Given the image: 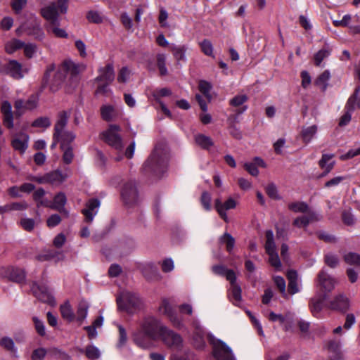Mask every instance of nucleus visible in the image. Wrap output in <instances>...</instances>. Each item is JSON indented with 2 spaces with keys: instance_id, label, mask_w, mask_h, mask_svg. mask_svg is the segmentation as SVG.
Instances as JSON below:
<instances>
[{
  "instance_id": "52",
  "label": "nucleus",
  "mask_w": 360,
  "mask_h": 360,
  "mask_svg": "<svg viewBox=\"0 0 360 360\" xmlns=\"http://www.w3.org/2000/svg\"><path fill=\"white\" fill-rule=\"evenodd\" d=\"M32 126L34 127L47 128L51 126V121L47 117H40L32 123Z\"/></svg>"
},
{
  "instance_id": "28",
  "label": "nucleus",
  "mask_w": 360,
  "mask_h": 360,
  "mask_svg": "<svg viewBox=\"0 0 360 360\" xmlns=\"http://www.w3.org/2000/svg\"><path fill=\"white\" fill-rule=\"evenodd\" d=\"M307 216H301L297 217L292 222V224L297 227H307L311 221L318 220L316 214L314 212H308Z\"/></svg>"
},
{
  "instance_id": "41",
  "label": "nucleus",
  "mask_w": 360,
  "mask_h": 360,
  "mask_svg": "<svg viewBox=\"0 0 360 360\" xmlns=\"http://www.w3.org/2000/svg\"><path fill=\"white\" fill-rule=\"evenodd\" d=\"M288 209L294 212L308 213L309 206L304 202H295L288 205Z\"/></svg>"
},
{
  "instance_id": "18",
  "label": "nucleus",
  "mask_w": 360,
  "mask_h": 360,
  "mask_svg": "<svg viewBox=\"0 0 360 360\" xmlns=\"http://www.w3.org/2000/svg\"><path fill=\"white\" fill-rule=\"evenodd\" d=\"M125 304L124 307V309L129 311L131 308L137 309L139 308L141 302L139 297L135 293L131 292H124L122 294L120 298Z\"/></svg>"
},
{
  "instance_id": "58",
  "label": "nucleus",
  "mask_w": 360,
  "mask_h": 360,
  "mask_svg": "<svg viewBox=\"0 0 360 360\" xmlns=\"http://www.w3.org/2000/svg\"><path fill=\"white\" fill-rule=\"evenodd\" d=\"M247 101L248 96L246 95H237L230 100L229 103L232 106L238 107L242 105Z\"/></svg>"
},
{
  "instance_id": "2",
  "label": "nucleus",
  "mask_w": 360,
  "mask_h": 360,
  "mask_svg": "<svg viewBox=\"0 0 360 360\" xmlns=\"http://www.w3.org/2000/svg\"><path fill=\"white\" fill-rule=\"evenodd\" d=\"M167 163L166 153L162 149L155 148L143 165L146 172H152L159 175L164 172Z\"/></svg>"
},
{
  "instance_id": "47",
  "label": "nucleus",
  "mask_w": 360,
  "mask_h": 360,
  "mask_svg": "<svg viewBox=\"0 0 360 360\" xmlns=\"http://www.w3.org/2000/svg\"><path fill=\"white\" fill-rule=\"evenodd\" d=\"M58 26L59 25H48L46 27V30L48 32L53 33L56 37L67 38L68 36V33L65 30L59 28Z\"/></svg>"
},
{
  "instance_id": "19",
  "label": "nucleus",
  "mask_w": 360,
  "mask_h": 360,
  "mask_svg": "<svg viewBox=\"0 0 360 360\" xmlns=\"http://www.w3.org/2000/svg\"><path fill=\"white\" fill-rule=\"evenodd\" d=\"M0 110L3 115V124L4 126L8 129L13 128V113L11 104L8 101H4L1 103Z\"/></svg>"
},
{
  "instance_id": "39",
  "label": "nucleus",
  "mask_w": 360,
  "mask_h": 360,
  "mask_svg": "<svg viewBox=\"0 0 360 360\" xmlns=\"http://www.w3.org/2000/svg\"><path fill=\"white\" fill-rule=\"evenodd\" d=\"M195 141L203 149H209L214 144L210 136L201 134H197L195 136Z\"/></svg>"
},
{
  "instance_id": "20",
  "label": "nucleus",
  "mask_w": 360,
  "mask_h": 360,
  "mask_svg": "<svg viewBox=\"0 0 360 360\" xmlns=\"http://www.w3.org/2000/svg\"><path fill=\"white\" fill-rule=\"evenodd\" d=\"M67 202V198L64 193L60 192L53 198L52 202L51 209L57 210L61 214L68 217L69 213L68 211L65 208V205Z\"/></svg>"
},
{
  "instance_id": "8",
  "label": "nucleus",
  "mask_w": 360,
  "mask_h": 360,
  "mask_svg": "<svg viewBox=\"0 0 360 360\" xmlns=\"http://www.w3.org/2000/svg\"><path fill=\"white\" fill-rule=\"evenodd\" d=\"M121 196L127 205H131L137 201L138 191L134 181H129L124 184Z\"/></svg>"
},
{
  "instance_id": "60",
  "label": "nucleus",
  "mask_w": 360,
  "mask_h": 360,
  "mask_svg": "<svg viewBox=\"0 0 360 360\" xmlns=\"http://www.w3.org/2000/svg\"><path fill=\"white\" fill-rule=\"evenodd\" d=\"M22 49H24L25 56L28 58H31L36 53L37 46L34 44H25Z\"/></svg>"
},
{
  "instance_id": "40",
  "label": "nucleus",
  "mask_w": 360,
  "mask_h": 360,
  "mask_svg": "<svg viewBox=\"0 0 360 360\" xmlns=\"http://www.w3.org/2000/svg\"><path fill=\"white\" fill-rule=\"evenodd\" d=\"M219 243L226 245V250L229 252H231L235 246V238L229 233H224L219 238Z\"/></svg>"
},
{
  "instance_id": "7",
  "label": "nucleus",
  "mask_w": 360,
  "mask_h": 360,
  "mask_svg": "<svg viewBox=\"0 0 360 360\" xmlns=\"http://www.w3.org/2000/svg\"><path fill=\"white\" fill-rule=\"evenodd\" d=\"M360 91V85H358L354 93L348 98L345 105L346 112L340 117L339 122V126L343 127L347 125L351 120V112H353L356 108V100L358 94Z\"/></svg>"
},
{
  "instance_id": "32",
  "label": "nucleus",
  "mask_w": 360,
  "mask_h": 360,
  "mask_svg": "<svg viewBox=\"0 0 360 360\" xmlns=\"http://www.w3.org/2000/svg\"><path fill=\"white\" fill-rule=\"evenodd\" d=\"M89 307V305L86 300H82L79 302L77 308L76 315H75V319L77 321L82 322L86 319V317L87 316Z\"/></svg>"
},
{
  "instance_id": "27",
  "label": "nucleus",
  "mask_w": 360,
  "mask_h": 360,
  "mask_svg": "<svg viewBox=\"0 0 360 360\" xmlns=\"http://www.w3.org/2000/svg\"><path fill=\"white\" fill-rule=\"evenodd\" d=\"M326 299V296H319L310 300L309 308L313 316H316L323 308V303Z\"/></svg>"
},
{
  "instance_id": "30",
  "label": "nucleus",
  "mask_w": 360,
  "mask_h": 360,
  "mask_svg": "<svg viewBox=\"0 0 360 360\" xmlns=\"http://www.w3.org/2000/svg\"><path fill=\"white\" fill-rule=\"evenodd\" d=\"M8 276L14 282L21 283L25 278V272L23 269L11 267L8 269Z\"/></svg>"
},
{
  "instance_id": "21",
  "label": "nucleus",
  "mask_w": 360,
  "mask_h": 360,
  "mask_svg": "<svg viewBox=\"0 0 360 360\" xmlns=\"http://www.w3.org/2000/svg\"><path fill=\"white\" fill-rule=\"evenodd\" d=\"M28 141L29 136L27 134L22 133L13 139L11 146L15 150H18L22 154L28 147Z\"/></svg>"
},
{
  "instance_id": "3",
  "label": "nucleus",
  "mask_w": 360,
  "mask_h": 360,
  "mask_svg": "<svg viewBox=\"0 0 360 360\" xmlns=\"http://www.w3.org/2000/svg\"><path fill=\"white\" fill-rule=\"evenodd\" d=\"M68 1V0H58L56 3L53 2L41 9V15L49 22V25H60L58 20L59 13H65L67 12Z\"/></svg>"
},
{
  "instance_id": "4",
  "label": "nucleus",
  "mask_w": 360,
  "mask_h": 360,
  "mask_svg": "<svg viewBox=\"0 0 360 360\" xmlns=\"http://www.w3.org/2000/svg\"><path fill=\"white\" fill-rule=\"evenodd\" d=\"M159 338L161 339L167 347L171 349L179 350L183 347L181 336L165 326L160 328Z\"/></svg>"
},
{
  "instance_id": "34",
  "label": "nucleus",
  "mask_w": 360,
  "mask_h": 360,
  "mask_svg": "<svg viewBox=\"0 0 360 360\" xmlns=\"http://www.w3.org/2000/svg\"><path fill=\"white\" fill-rule=\"evenodd\" d=\"M330 78V73L328 70L323 71L315 80L314 84L319 86L323 92L328 87V81Z\"/></svg>"
},
{
  "instance_id": "54",
  "label": "nucleus",
  "mask_w": 360,
  "mask_h": 360,
  "mask_svg": "<svg viewBox=\"0 0 360 360\" xmlns=\"http://www.w3.org/2000/svg\"><path fill=\"white\" fill-rule=\"evenodd\" d=\"M324 262L330 268H335L339 264L338 256L333 254L326 255L324 257Z\"/></svg>"
},
{
  "instance_id": "37",
  "label": "nucleus",
  "mask_w": 360,
  "mask_h": 360,
  "mask_svg": "<svg viewBox=\"0 0 360 360\" xmlns=\"http://www.w3.org/2000/svg\"><path fill=\"white\" fill-rule=\"evenodd\" d=\"M174 58L177 61L180 60H186L185 53L186 51L187 48L186 46H175L171 45L169 47Z\"/></svg>"
},
{
  "instance_id": "64",
  "label": "nucleus",
  "mask_w": 360,
  "mask_h": 360,
  "mask_svg": "<svg viewBox=\"0 0 360 360\" xmlns=\"http://www.w3.org/2000/svg\"><path fill=\"white\" fill-rule=\"evenodd\" d=\"M46 354V350L44 348H38L33 351L31 358L32 360H43Z\"/></svg>"
},
{
  "instance_id": "42",
  "label": "nucleus",
  "mask_w": 360,
  "mask_h": 360,
  "mask_svg": "<svg viewBox=\"0 0 360 360\" xmlns=\"http://www.w3.org/2000/svg\"><path fill=\"white\" fill-rule=\"evenodd\" d=\"M49 355L54 359L59 360H71V356L65 352L53 347L49 350Z\"/></svg>"
},
{
  "instance_id": "1",
  "label": "nucleus",
  "mask_w": 360,
  "mask_h": 360,
  "mask_svg": "<svg viewBox=\"0 0 360 360\" xmlns=\"http://www.w3.org/2000/svg\"><path fill=\"white\" fill-rule=\"evenodd\" d=\"M85 70L82 64H76L70 60H65L58 67L51 79L49 88L51 91H58L64 83L67 75H70V86L76 87L79 84V74Z\"/></svg>"
},
{
  "instance_id": "5",
  "label": "nucleus",
  "mask_w": 360,
  "mask_h": 360,
  "mask_svg": "<svg viewBox=\"0 0 360 360\" xmlns=\"http://www.w3.org/2000/svg\"><path fill=\"white\" fill-rule=\"evenodd\" d=\"M165 326L154 317L144 318L139 325V329L146 333L153 340H157L160 335V328Z\"/></svg>"
},
{
  "instance_id": "26",
  "label": "nucleus",
  "mask_w": 360,
  "mask_h": 360,
  "mask_svg": "<svg viewBox=\"0 0 360 360\" xmlns=\"http://www.w3.org/2000/svg\"><path fill=\"white\" fill-rule=\"evenodd\" d=\"M75 134L70 131H65L61 133V135L58 139H53V140L60 141V148H65L71 146L72 142L75 139Z\"/></svg>"
},
{
  "instance_id": "22",
  "label": "nucleus",
  "mask_w": 360,
  "mask_h": 360,
  "mask_svg": "<svg viewBox=\"0 0 360 360\" xmlns=\"http://www.w3.org/2000/svg\"><path fill=\"white\" fill-rule=\"evenodd\" d=\"M133 340L136 345L142 348H148L152 345L153 338L139 328L133 334Z\"/></svg>"
},
{
  "instance_id": "23",
  "label": "nucleus",
  "mask_w": 360,
  "mask_h": 360,
  "mask_svg": "<svg viewBox=\"0 0 360 360\" xmlns=\"http://www.w3.org/2000/svg\"><path fill=\"white\" fill-rule=\"evenodd\" d=\"M143 276L148 281L160 280V275L157 267L152 263L143 265L141 268Z\"/></svg>"
},
{
  "instance_id": "9",
  "label": "nucleus",
  "mask_w": 360,
  "mask_h": 360,
  "mask_svg": "<svg viewBox=\"0 0 360 360\" xmlns=\"http://www.w3.org/2000/svg\"><path fill=\"white\" fill-rule=\"evenodd\" d=\"M31 290L33 295L41 302L50 304L54 303V298L49 292L48 288L44 285H39L37 282H33L31 286Z\"/></svg>"
},
{
  "instance_id": "46",
  "label": "nucleus",
  "mask_w": 360,
  "mask_h": 360,
  "mask_svg": "<svg viewBox=\"0 0 360 360\" xmlns=\"http://www.w3.org/2000/svg\"><path fill=\"white\" fill-rule=\"evenodd\" d=\"M231 284V292L233 299L236 302H240L241 300V288L238 284L236 283V280L230 281Z\"/></svg>"
},
{
  "instance_id": "24",
  "label": "nucleus",
  "mask_w": 360,
  "mask_h": 360,
  "mask_svg": "<svg viewBox=\"0 0 360 360\" xmlns=\"http://www.w3.org/2000/svg\"><path fill=\"white\" fill-rule=\"evenodd\" d=\"M212 271L214 274L225 276L226 280L230 281L236 280L235 272L232 269H228L224 265H214L212 267Z\"/></svg>"
},
{
  "instance_id": "62",
  "label": "nucleus",
  "mask_w": 360,
  "mask_h": 360,
  "mask_svg": "<svg viewBox=\"0 0 360 360\" xmlns=\"http://www.w3.org/2000/svg\"><path fill=\"white\" fill-rule=\"evenodd\" d=\"M61 222V217L58 214H51L46 220V224L49 228L56 226Z\"/></svg>"
},
{
  "instance_id": "38",
  "label": "nucleus",
  "mask_w": 360,
  "mask_h": 360,
  "mask_svg": "<svg viewBox=\"0 0 360 360\" xmlns=\"http://www.w3.org/2000/svg\"><path fill=\"white\" fill-rule=\"evenodd\" d=\"M79 352L81 353H84L86 356L91 360H96L101 356L99 349L94 345H88L84 350L80 349Z\"/></svg>"
},
{
  "instance_id": "57",
  "label": "nucleus",
  "mask_w": 360,
  "mask_h": 360,
  "mask_svg": "<svg viewBox=\"0 0 360 360\" xmlns=\"http://www.w3.org/2000/svg\"><path fill=\"white\" fill-rule=\"evenodd\" d=\"M27 4V0H13L11 6L15 13H20Z\"/></svg>"
},
{
  "instance_id": "51",
  "label": "nucleus",
  "mask_w": 360,
  "mask_h": 360,
  "mask_svg": "<svg viewBox=\"0 0 360 360\" xmlns=\"http://www.w3.org/2000/svg\"><path fill=\"white\" fill-rule=\"evenodd\" d=\"M201 51L208 56H213V46L211 41L208 39H204L199 44Z\"/></svg>"
},
{
  "instance_id": "49",
  "label": "nucleus",
  "mask_w": 360,
  "mask_h": 360,
  "mask_svg": "<svg viewBox=\"0 0 360 360\" xmlns=\"http://www.w3.org/2000/svg\"><path fill=\"white\" fill-rule=\"evenodd\" d=\"M27 34L33 36L37 40H42L44 37V32L39 24H35L30 28Z\"/></svg>"
},
{
  "instance_id": "56",
  "label": "nucleus",
  "mask_w": 360,
  "mask_h": 360,
  "mask_svg": "<svg viewBox=\"0 0 360 360\" xmlns=\"http://www.w3.org/2000/svg\"><path fill=\"white\" fill-rule=\"evenodd\" d=\"M268 255L269 256V262L270 264L276 270H280L281 267V262L277 252L269 253Z\"/></svg>"
},
{
  "instance_id": "48",
  "label": "nucleus",
  "mask_w": 360,
  "mask_h": 360,
  "mask_svg": "<svg viewBox=\"0 0 360 360\" xmlns=\"http://www.w3.org/2000/svg\"><path fill=\"white\" fill-rule=\"evenodd\" d=\"M344 261L349 265H360V255L349 252L343 257Z\"/></svg>"
},
{
  "instance_id": "15",
  "label": "nucleus",
  "mask_w": 360,
  "mask_h": 360,
  "mask_svg": "<svg viewBox=\"0 0 360 360\" xmlns=\"http://www.w3.org/2000/svg\"><path fill=\"white\" fill-rule=\"evenodd\" d=\"M215 209L219 213V216L226 221H228V217L226 211L228 210L233 209L236 206V202L232 198H229L224 203L221 202L220 199L217 198L214 201Z\"/></svg>"
},
{
  "instance_id": "61",
  "label": "nucleus",
  "mask_w": 360,
  "mask_h": 360,
  "mask_svg": "<svg viewBox=\"0 0 360 360\" xmlns=\"http://www.w3.org/2000/svg\"><path fill=\"white\" fill-rule=\"evenodd\" d=\"M274 283L280 292L283 295V296H286L285 292V281L284 278L281 276H277L274 278Z\"/></svg>"
},
{
  "instance_id": "31",
  "label": "nucleus",
  "mask_w": 360,
  "mask_h": 360,
  "mask_svg": "<svg viewBox=\"0 0 360 360\" xmlns=\"http://www.w3.org/2000/svg\"><path fill=\"white\" fill-rule=\"evenodd\" d=\"M60 311L62 317L68 322H72L75 320V314L73 312L72 307L69 301H66L60 307Z\"/></svg>"
},
{
  "instance_id": "45",
  "label": "nucleus",
  "mask_w": 360,
  "mask_h": 360,
  "mask_svg": "<svg viewBox=\"0 0 360 360\" xmlns=\"http://www.w3.org/2000/svg\"><path fill=\"white\" fill-rule=\"evenodd\" d=\"M229 123V132L230 134L236 139H240L242 138L241 131L236 127V117H229L228 119Z\"/></svg>"
},
{
  "instance_id": "12",
  "label": "nucleus",
  "mask_w": 360,
  "mask_h": 360,
  "mask_svg": "<svg viewBox=\"0 0 360 360\" xmlns=\"http://www.w3.org/2000/svg\"><path fill=\"white\" fill-rule=\"evenodd\" d=\"M70 114V110H62L58 113L57 120L54 125L53 139H58L61 135V133L65 131L64 129L68 124Z\"/></svg>"
},
{
  "instance_id": "50",
  "label": "nucleus",
  "mask_w": 360,
  "mask_h": 360,
  "mask_svg": "<svg viewBox=\"0 0 360 360\" xmlns=\"http://www.w3.org/2000/svg\"><path fill=\"white\" fill-rule=\"evenodd\" d=\"M102 118L105 121H110L114 114V108L111 105H103L101 108Z\"/></svg>"
},
{
  "instance_id": "53",
  "label": "nucleus",
  "mask_w": 360,
  "mask_h": 360,
  "mask_svg": "<svg viewBox=\"0 0 360 360\" xmlns=\"http://www.w3.org/2000/svg\"><path fill=\"white\" fill-rule=\"evenodd\" d=\"M266 194L269 198L274 200L281 199L280 195L278 193V190L276 185L273 183L269 184L265 188Z\"/></svg>"
},
{
  "instance_id": "36",
  "label": "nucleus",
  "mask_w": 360,
  "mask_h": 360,
  "mask_svg": "<svg viewBox=\"0 0 360 360\" xmlns=\"http://www.w3.org/2000/svg\"><path fill=\"white\" fill-rule=\"evenodd\" d=\"M331 53V49L328 46H324L323 49L319 50L314 56V65L316 66H320L321 62L326 58H328Z\"/></svg>"
},
{
  "instance_id": "17",
  "label": "nucleus",
  "mask_w": 360,
  "mask_h": 360,
  "mask_svg": "<svg viewBox=\"0 0 360 360\" xmlns=\"http://www.w3.org/2000/svg\"><path fill=\"white\" fill-rule=\"evenodd\" d=\"M318 281L320 286L326 292H331L335 286L336 281L324 270H321L318 274Z\"/></svg>"
},
{
  "instance_id": "29",
  "label": "nucleus",
  "mask_w": 360,
  "mask_h": 360,
  "mask_svg": "<svg viewBox=\"0 0 360 360\" xmlns=\"http://www.w3.org/2000/svg\"><path fill=\"white\" fill-rule=\"evenodd\" d=\"M0 346L6 351L10 352L12 356L15 358L18 357L17 348L15 347L12 338L9 337H3L0 340Z\"/></svg>"
},
{
  "instance_id": "35",
  "label": "nucleus",
  "mask_w": 360,
  "mask_h": 360,
  "mask_svg": "<svg viewBox=\"0 0 360 360\" xmlns=\"http://www.w3.org/2000/svg\"><path fill=\"white\" fill-rule=\"evenodd\" d=\"M266 243L265 250L267 254L276 252V244L274 243V233L271 230H267L265 233Z\"/></svg>"
},
{
  "instance_id": "16",
  "label": "nucleus",
  "mask_w": 360,
  "mask_h": 360,
  "mask_svg": "<svg viewBox=\"0 0 360 360\" xmlns=\"http://www.w3.org/2000/svg\"><path fill=\"white\" fill-rule=\"evenodd\" d=\"M99 75L95 79L96 82H107L111 84L115 79L114 67L112 63L98 69Z\"/></svg>"
},
{
  "instance_id": "25",
  "label": "nucleus",
  "mask_w": 360,
  "mask_h": 360,
  "mask_svg": "<svg viewBox=\"0 0 360 360\" xmlns=\"http://www.w3.org/2000/svg\"><path fill=\"white\" fill-rule=\"evenodd\" d=\"M288 281V292L291 295H294L299 292L297 283L298 275L296 271L289 270L286 274Z\"/></svg>"
},
{
  "instance_id": "59",
  "label": "nucleus",
  "mask_w": 360,
  "mask_h": 360,
  "mask_svg": "<svg viewBox=\"0 0 360 360\" xmlns=\"http://www.w3.org/2000/svg\"><path fill=\"white\" fill-rule=\"evenodd\" d=\"M32 320L34 323V327L37 333L41 336H44L46 335V331L43 321L39 320L36 316H34L32 318Z\"/></svg>"
},
{
  "instance_id": "14",
  "label": "nucleus",
  "mask_w": 360,
  "mask_h": 360,
  "mask_svg": "<svg viewBox=\"0 0 360 360\" xmlns=\"http://www.w3.org/2000/svg\"><path fill=\"white\" fill-rule=\"evenodd\" d=\"M328 307L345 313L349 308V300L344 294H339L329 302Z\"/></svg>"
},
{
  "instance_id": "13",
  "label": "nucleus",
  "mask_w": 360,
  "mask_h": 360,
  "mask_svg": "<svg viewBox=\"0 0 360 360\" xmlns=\"http://www.w3.org/2000/svg\"><path fill=\"white\" fill-rule=\"evenodd\" d=\"M100 205V200L97 198H91L86 202V207L82 210V213L84 215L85 221L87 223H91L93 221Z\"/></svg>"
},
{
  "instance_id": "43",
  "label": "nucleus",
  "mask_w": 360,
  "mask_h": 360,
  "mask_svg": "<svg viewBox=\"0 0 360 360\" xmlns=\"http://www.w3.org/2000/svg\"><path fill=\"white\" fill-rule=\"evenodd\" d=\"M317 131V127L312 125L306 128H304L302 131V136L303 141L305 143H309Z\"/></svg>"
},
{
  "instance_id": "44",
  "label": "nucleus",
  "mask_w": 360,
  "mask_h": 360,
  "mask_svg": "<svg viewBox=\"0 0 360 360\" xmlns=\"http://www.w3.org/2000/svg\"><path fill=\"white\" fill-rule=\"evenodd\" d=\"M157 66L159 69L161 76L167 75V69L166 68V56L163 53H158L156 56Z\"/></svg>"
},
{
  "instance_id": "33",
  "label": "nucleus",
  "mask_w": 360,
  "mask_h": 360,
  "mask_svg": "<svg viewBox=\"0 0 360 360\" xmlns=\"http://www.w3.org/2000/svg\"><path fill=\"white\" fill-rule=\"evenodd\" d=\"M25 43L20 39H13L7 41L5 44V51L8 54H12L15 51L22 49Z\"/></svg>"
},
{
  "instance_id": "55",
  "label": "nucleus",
  "mask_w": 360,
  "mask_h": 360,
  "mask_svg": "<svg viewBox=\"0 0 360 360\" xmlns=\"http://www.w3.org/2000/svg\"><path fill=\"white\" fill-rule=\"evenodd\" d=\"M60 149L63 151V161L64 162V163H65L67 165L70 164L74 158L72 147L60 148Z\"/></svg>"
},
{
  "instance_id": "6",
  "label": "nucleus",
  "mask_w": 360,
  "mask_h": 360,
  "mask_svg": "<svg viewBox=\"0 0 360 360\" xmlns=\"http://www.w3.org/2000/svg\"><path fill=\"white\" fill-rule=\"evenodd\" d=\"M120 127L116 124H111L109 128L102 133V139L109 146L116 150H121L123 148L122 139L119 132Z\"/></svg>"
},
{
  "instance_id": "11",
  "label": "nucleus",
  "mask_w": 360,
  "mask_h": 360,
  "mask_svg": "<svg viewBox=\"0 0 360 360\" xmlns=\"http://www.w3.org/2000/svg\"><path fill=\"white\" fill-rule=\"evenodd\" d=\"M213 355L217 360H234L231 349L221 341L214 345Z\"/></svg>"
},
{
  "instance_id": "63",
  "label": "nucleus",
  "mask_w": 360,
  "mask_h": 360,
  "mask_svg": "<svg viewBox=\"0 0 360 360\" xmlns=\"http://www.w3.org/2000/svg\"><path fill=\"white\" fill-rule=\"evenodd\" d=\"M129 75V70L127 67H123L119 72L117 81L120 83H125L128 80Z\"/></svg>"
},
{
  "instance_id": "10",
  "label": "nucleus",
  "mask_w": 360,
  "mask_h": 360,
  "mask_svg": "<svg viewBox=\"0 0 360 360\" xmlns=\"http://www.w3.org/2000/svg\"><path fill=\"white\" fill-rule=\"evenodd\" d=\"M68 177L66 174L62 173L61 171L56 169L45 174L41 177H34L33 180L39 184H60Z\"/></svg>"
}]
</instances>
